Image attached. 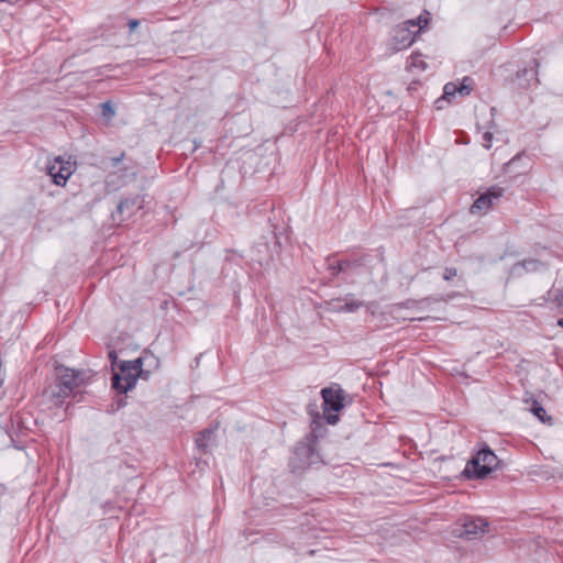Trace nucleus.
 <instances>
[{"instance_id":"f8f14e48","label":"nucleus","mask_w":563,"mask_h":563,"mask_svg":"<svg viewBox=\"0 0 563 563\" xmlns=\"http://www.w3.org/2000/svg\"><path fill=\"white\" fill-rule=\"evenodd\" d=\"M457 93V85L454 82H448L443 88V96L442 98L437 100V107L441 108L440 103L443 100L451 101V99Z\"/></svg>"},{"instance_id":"423d86ee","label":"nucleus","mask_w":563,"mask_h":563,"mask_svg":"<svg viewBox=\"0 0 563 563\" xmlns=\"http://www.w3.org/2000/svg\"><path fill=\"white\" fill-rule=\"evenodd\" d=\"M69 162H64L59 157L55 158L53 164L47 166V173L53 181L58 186H65L68 178H70Z\"/></svg>"},{"instance_id":"39448f33","label":"nucleus","mask_w":563,"mask_h":563,"mask_svg":"<svg viewBox=\"0 0 563 563\" xmlns=\"http://www.w3.org/2000/svg\"><path fill=\"white\" fill-rule=\"evenodd\" d=\"M503 195V189L492 188L486 194L481 195L473 206L471 207L472 213H486L495 200H498Z\"/></svg>"},{"instance_id":"4468645a","label":"nucleus","mask_w":563,"mask_h":563,"mask_svg":"<svg viewBox=\"0 0 563 563\" xmlns=\"http://www.w3.org/2000/svg\"><path fill=\"white\" fill-rule=\"evenodd\" d=\"M362 303L356 300H350L344 303V306L334 307L333 309L339 312H354L357 310Z\"/></svg>"},{"instance_id":"1a4fd4ad","label":"nucleus","mask_w":563,"mask_h":563,"mask_svg":"<svg viewBox=\"0 0 563 563\" xmlns=\"http://www.w3.org/2000/svg\"><path fill=\"white\" fill-rule=\"evenodd\" d=\"M526 404L529 406V411L536 416L541 422L552 424V417L549 416L541 404L536 399H527Z\"/></svg>"},{"instance_id":"412c9836","label":"nucleus","mask_w":563,"mask_h":563,"mask_svg":"<svg viewBox=\"0 0 563 563\" xmlns=\"http://www.w3.org/2000/svg\"><path fill=\"white\" fill-rule=\"evenodd\" d=\"M123 156H124V154H121V155H120V156H118V157H113V158L111 159L112 165H113V166H117V165L122 161Z\"/></svg>"},{"instance_id":"6ab92c4d","label":"nucleus","mask_w":563,"mask_h":563,"mask_svg":"<svg viewBox=\"0 0 563 563\" xmlns=\"http://www.w3.org/2000/svg\"><path fill=\"white\" fill-rule=\"evenodd\" d=\"M129 206H130V201H129V200L121 201V202L119 203V206H118V211H119L120 213H123L124 209H125V208H129Z\"/></svg>"},{"instance_id":"6e6552de","label":"nucleus","mask_w":563,"mask_h":563,"mask_svg":"<svg viewBox=\"0 0 563 563\" xmlns=\"http://www.w3.org/2000/svg\"><path fill=\"white\" fill-rule=\"evenodd\" d=\"M113 388L120 393H126L134 388L135 377L132 375L125 376L121 372L113 375L112 378Z\"/></svg>"},{"instance_id":"2eb2a0df","label":"nucleus","mask_w":563,"mask_h":563,"mask_svg":"<svg viewBox=\"0 0 563 563\" xmlns=\"http://www.w3.org/2000/svg\"><path fill=\"white\" fill-rule=\"evenodd\" d=\"M101 112H102V117L107 121H111L115 115V110L110 101H106V102L101 103Z\"/></svg>"},{"instance_id":"f257e3e1","label":"nucleus","mask_w":563,"mask_h":563,"mask_svg":"<svg viewBox=\"0 0 563 563\" xmlns=\"http://www.w3.org/2000/svg\"><path fill=\"white\" fill-rule=\"evenodd\" d=\"M498 464L497 455L488 446H485L466 463L463 475L470 479L485 478L498 467Z\"/></svg>"},{"instance_id":"dca6fc26","label":"nucleus","mask_w":563,"mask_h":563,"mask_svg":"<svg viewBox=\"0 0 563 563\" xmlns=\"http://www.w3.org/2000/svg\"><path fill=\"white\" fill-rule=\"evenodd\" d=\"M468 78H464L463 82L461 85H457V93L461 96H467L470 95L472 87L467 84Z\"/></svg>"},{"instance_id":"f03ea898","label":"nucleus","mask_w":563,"mask_h":563,"mask_svg":"<svg viewBox=\"0 0 563 563\" xmlns=\"http://www.w3.org/2000/svg\"><path fill=\"white\" fill-rule=\"evenodd\" d=\"M428 24V19L420 15L417 20H408L393 30L394 48L401 51L409 47L415 36Z\"/></svg>"},{"instance_id":"9b49d317","label":"nucleus","mask_w":563,"mask_h":563,"mask_svg":"<svg viewBox=\"0 0 563 563\" xmlns=\"http://www.w3.org/2000/svg\"><path fill=\"white\" fill-rule=\"evenodd\" d=\"M214 438V429H205L196 439V445L199 450L206 451L212 443Z\"/></svg>"},{"instance_id":"0eeeda50","label":"nucleus","mask_w":563,"mask_h":563,"mask_svg":"<svg viewBox=\"0 0 563 563\" xmlns=\"http://www.w3.org/2000/svg\"><path fill=\"white\" fill-rule=\"evenodd\" d=\"M70 395V379L64 377L58 379L55 387L51 390V397L55 407L64 405L65 399Z\"/></svg>"},{"instance_id":"7ed1b4c3","label":"nucleus","mask_w":563,"mask_h":563,"mask_svg":"<svg viewBox=\"0 0 563 563\" xmlns=\"http://www.w3.org/2000/svg\"><path fill=\"white\" fill-rule=\"evenodd\" d=\"M321 395L325 420L330 424H335L339 418L336 415H331L330 411L338 412L344 407V391L339 387H328L321 390Z\"/></svg>"},{"instance_id":"f3484780","label":"nucleus","mask_w":563,"mask_h":563,"mask_svg":"<svg viewBox=\"0 0 563 563\" xmlns=\"http://www.w3.org/2000/svg\"><path fill=\"white\" fill-rule=\"evenodd\" d=\"M457 275V271L453 267H446L443 274L445 280H452Z\"/></svg>"},{"instance_id":"20e7f679","label":"nucleus","mask_w":563,"mask_h":563,"mask_svg":"<svg viewBox=\"0 0 563 563\" xmlns=\"http://www.w3.org/2000/svg\"><path fill=\"white\" fill-rule=\"evenodd\" d=\"M487 526V521L483 518L466 517L462 525L460 536L467 539H472L477 536H483L486 532Z\"/></svg>"},{"instance_id":"9d476101","label":"nucleus","mask_w":563,"mask_h":563,"mask_svg":"<svg viewBox=\"0 0 563 563\" xmlns=\"http://www.w3.org/2000/svg\"><path fill=\"white\" fill-rule=\"evenodd\" d=\"M142 365H143V362L141 358H136L133 361H126V362H123L122 365L120 366V372L125 376L132 375L133 377H135V382H136L139 374L142 369Z\"/></svg>"},{"instance_id":"5701e85b","label":"nucleus","mask_w":563,"mask_h":563,"mask_svg":"<svg viewBox=\"0 0 563 563\" xmlns=\"http://www.w3.org/2000/svg\"><path fill=\"white\" fill-rule=\"evenodd\" d=\"M109 356H110L111 358H114V357H115V353H114L113 351H111V352L109 353Z\"/></svg>"},{"instance_id":"a211bd4d","label":"nucleus","mask_w":563,"mask_h":563,"mask_svg":"<svg viewBox=\"0 0 563 563\" xmlns=\"http://www.w3.org/2000/svg\"><path fill=\"white\" fill-rule=\"evenodd\" d=\"M492 141H493V133L492 132H485L483 134V145L484 147L486 148H490L492 146Z\"/></svg>"},{"instance_id":"aec40b11","label":"nucleus","mask_w":563,"mask_h":563,"mask_svg":"<svg viewBox=\"0 0 563 563\" xmlns=\"http://www.w3.org/2000/svg\"><path fill=\"white\" fill-rule=\"evenodd\" d=\"M137 26H139V21L137 20H131L129 22V27H130L131 32H133Z\"/></svg>"},{"instance_id":"ddd939ff","label":"nucleus","mask_w":563,"mask_h":563,"mask_svg":"<svg viewBox=\"0 0 563 563\" xmlns=\"http://www.w3.org/2000/svg\"><path fill=\"white\" fill-rule=\"evenodd\" d=\"M73 388L79 383H86L92 377L91 371H75L73 369Z\"/></svg>"},{"instance_id":"4be33fe9","label":"nucleus","mask_w":563,"mask_h":563,"mask_svg":"<svg viewBox=\"0 0 563 563\" xmlns=\"http://www.w3.org/2000/svg\"><path fill=\"white\" fill-rule=\"evenodd\" d=\"M558 324L563 328V317L558 321Z\"/></svg>"}]
</instances>
